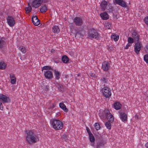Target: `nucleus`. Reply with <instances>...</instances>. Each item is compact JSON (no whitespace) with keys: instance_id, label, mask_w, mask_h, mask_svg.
<instances>
[{"instance_id":"obj_31","label":"nucleus","mask_w":148,"mask_h":148,"mask_svg":"<svg viewBox=\"0 0 148 148\" xmlns=\"http://www.w3.org/2000/svg\"><path fill=\"white\" fill-rule=\"evenodd\" d=\"M18 49L23 53H25L26 52V48L23 46L19 47Z\"/></svg>"},{"instance_id":"obj_29","label":"nucleus","mask_w":148,"mask_h":148,"mask_svg":"<svg viewBox=\"0 0 148 148\" xmlns=\"http://www.w3.org/2000/svg\"><path fill=\"white\" fill-rule=\"evenodd\" d=\"M32 10L31 6L28 4L27 6L25 8V10L27 13H29L31 12Z\"/></svg>"},{"instance_id":"obj_41","label":"nucleus","mask_w":148,"mask_h":148,"mask_svg":"<svg viewBox=\"0 0 148 148\" xmlns=\"http://www.w3.org/2000/svg\"><path fill=\"white\" fill-rule=\"evenodd\" d=\"M27 57V56H18L17 58L18 59L19 58L21 60H23L26 59Z\"/></svg>"},{"instance_id":"obj_51","label":"nucleus","mask_w":148,"mask_h":148,"mask_svg":"<svg viewBox=\"0 0 148 148\" xmlns=\"http://www.w3.org/2000/svg\"><path fill=\"white\" fill-rule=\"evenodd\" d=\"M55 51L54 49H52L51 51V52L52 53H54L55 52Z\"/></svg>"},{"instance_id":"obj_44","label":"nucleus","mask_w":148,"mask_h":148,"mask_svg":"<svg viewBox=\"0 0 148 148\" xmlns=\"http://www.w3.org/2000/svg\"><path fill=\"white\" fill-rule=\"evenodd\" d=\"M144 60L148 64V56H144Z\"/></svg>"},{"instance_id":"obj_43","label":"nucleus","mask_w":148,"mask_h":148,"mask_svg":"<svg viewBox=\"0 0 148 148\" xmlns=\"http://www.w3.org/2000/svg\"><path fill=\"white\" fill-rule=\"evenodd\" d=\"M16 78H15L13 79H11L10 82L11 84H14L16 83Z\"/></svg>"},{"instance_id":"obj_59","label":"nucleus","mask_w":148,"mask_h":148,"mask_svg":"<svg viewBox=\"0 0 148 148\" xmlns=\"http://www.w3.org/2000/svg\"><path fill=\"white\" fill-rule=\"evenodd\" d=\"M144 56H148L147 55H145Z\"/></svg>"},{"instance_id":"obj_13","label":"nucleus","mask_w":148,"mask_h":148,"mask_svg":"<svg viewBox=\"0 0 148 148\" xmlns=\"http://www.w3.org/2000/svg\"><path fill=\"white\" fill-rule=\"evenodd\" d=\"M32 22L35 26H38L40 24V21L36 16H33L32 18Z\"/></svg>"},{"instance_id":"obj_60","label":"nucleus","mask_w":148,"mask_h":148,"mask_svg":"<svg viewBox=\"0 0 148 148\" xmlns=\"http://www.w3.org/2000/svg\"><path fill=\"white\" fill-rule=\"evenodd\" d=\"M71 1H73L74 0H71Z\"/></svg>"},{"instance_id":"obj_36","label":"nucleus","mask_w":148,"mask_h":148,"mask_svg":"<svg viewBox=\"0 0 148 148\" xmlns=\"http://www.w3.org/2000/svg\"><path fill=\"white\" fill-rule=\"evenodd\" d=\"M49 70H52V68L49 66H44L42 68V71L43 70H46V71Z\"/></svg>"},{"instance_id":"obj_9","label":"nucleus","mask_w":148,"mask_h":148,"mask_svg":"<svg viewBox=\"0 0 148 148\" xmlns=\"http://www.w3.org/2000/svg\"><path fill=\"white\" fill-rule=\"evenodd\" d=\"M73 21L75 24L78 26L81 25L83 23L82 18L79 17H75Z\"/></svg>"},{"instance_id":"obj_30","label":"nucleus","mask_w":148,"mask_h":148,"mask_svg":"<svg viewBox=\"0 0 148 148\" xmlns=\"http://www.w3.org/2000/svg\"><path fill=\"white\" fill-rule=\"evenodd\" d=\"M111 38L114 41H117L119 38V36L117 34H114L112 36Z\"/></svg>"},{"instance_id":"obj_17","label":"nucleus","mask_w":148,"mask_h":148,"mask_svg":"<svg viewBox=\"0 0 148 148\" xmlns=\"http://www.w3.org/2000/svg\"><path fill=\"white\" fill-rule=\"evenodd\" d=\"M105 114L107 116V119L114 118L113 116L110 113L109 110L108 109H106L104 110Z\"/></svg>"},{"instance_id":"obj_55","label":"nucleus","mask_w":148,"mask_h":148,"mask_svg":"<svg viewBox=\"0 0 148 148\" xmlns=\"http://www.w3.org/2000/svg\"><path fill=\"white\" fill-rule=\"evenodd\" d=\"M54 61L56 63H58L59 62L57 61H56L55 60H54Z\"/></svg>"},{"instance_id":"obj_25","label":"nucleus","mask_w":148,"mask_h":148,"mask_svg":"<svg viewBox=\"0 0 148 148\" xmlns=\"http://www.w3.org/2000/svg\"><path fill=\"white\" fill-rule=\"evenodd\" d=\"M6 64L3 61H0V69L4 70L5 69Z\"/></svg>"},{"instance_id":"obj_34","label":"nucleus","mask_w":148,"mask_h":148,"mask_svg":"<svg viewBox=\"0 0 148 148\" xmlns=\"http://www.w3.org/2000/svg\"><path fill=\"white\" fill-rule=\"evenodd\" d=\"M134 40V39L131 37H128L127 39V41L129 43L132 44L133 43Z\"/></svg>"},{"instance_id":"obj_35","label":"nucleus","mask_w":148,"mask_h":148,"mask_svg":"<svg viewBox=\"0 0 148 148\" xmlns=\"http://www.w3.org/2000/svg\"><path fill=\"white\" fill-rule=\"evenodd\" d=\"M108 79L106 77H103L101 80L102 82L107 83L108 82Z\"/></svg>"},{"instance_id":"obj_16","label":"nucleus","mask_w":148,"mask_h":148,"mask_svg":"<svg viewBox=\"0 0 148 148\" xmlns=\"http://www.w3.org/2000/svg\"><path fill=\"white\" fill-rule=\"evenodd\" d=\"M115 1L116 3L123 7L127 6L126 3L123 0H115Z\"/></svg>"},{"instance_id":"obj_24","label":"nucleus","mask_w":148,"mask_h":148,"mask_svg":"<svg viewBox=\"0 0 148 148\" xmlns=\"http://www.w3.org/2000/svg\"><path fill=\"white\" fill-rule=\"evenodd\" d=\"M61 60L62 62L64 63H67L69 60V59L67 56H62Z\"/></svg>"},{"instance_id":"obj_5","label":"nucleus","mask_w":148,"mask_h":148,"mask_svg":"<svg viewBox=\"0 0 148 148\" xmlns=\"http://www.w3.org/2000/svg\"><path fill=\"white\" fill-rule=\"evenodd\" d=\"M30 2L32 7L35 8L39 7L43 2V0H34L31 1L30 0Z\"/></svg>"},{"instance_id":"obj_21","label":"nucleus","mask_w":148,"mask_h":148,"mask_svg":"<svg viewBox=\"0 0 148 148\" xmlns=\"http://www.w3.org/2000/svg\"><path fill=\"white\" fill-rule=\"evenodd\" d=\"M132 36L135 40L138 41L139 40V36L136 32H134L132 33Z\"/></svg>"},{"instance_id":"obj_46","label":"nucleus","mask_w":148,"mask_h":148,"mask_svg":"<svg viewBox=\"0 0 148 148\" xmlns=\"http://www.w3.org/2000/svg\"><path fill=\"white\" fill-rule=\"evenodd\" d=\"M10 78H16L14 75L12 73L10 75Z\"/></svg>"},{"instance_id":"obj_11","label":"nucleus","mask_w":148,"mask_h":148,"mask_svg":"<svg viewBox=\"0 0 148 148\" xmlns=\"http://www.w3.org/2000/svg\"><path fill=\"white\" fill-rule=\"evenodd\" d=\"M106 142L103 139L101 138L99 139L97 143L96 148H100L103 147Z\"/></svg>"},{"instance_id":"obj_40","label":"nucleus","mask_w":148,"mask_h":148,"mask_svg":"<svg viewBox=\"0 0 148 148\" xmlns=\"http://www.w3.org/2000/svg\"><path fill=\"white\" fill-rule=\"evenodd\" d=\"M62 140L64 141H66L67 140V137L65 134H64L61 136Z\"/></svg>"},{"instance_id":"obj_53","label":"nucleus","mask_w":148,"mask_h":148,"mask_svg":"<svg viewBox=\"0 0 148 148\" xmlns=\"http://www.w3.org/2000/svg\"><path fill=\"white\" fill-rule=\"evenodd\" d=\"M60 114V113L59 112H58L57 114L56 115L57 116H59Z\"/></svg>"},{"instance_id":"obj_7","label":"nucleus","mask_w":148,"mask_h":148,"mask_svg":"<svg viewBox=\"0 0 148 148\" xmlns=\"http://www.w3.org/2000/svg\"><path fill=\"white\" fill-rule=\"evenodd\" d=\"M44 76L46 79H51L53 78V73L52 71L49 70L44 71Z\"/></svg>"},{"instance_id":"obj_58","label":"nucleus","mask_w":148,"mask_h":148,"mask_svg":"<svg viewBox=\"0 0 148 148\" xmlns=\"http://www.w3.org/2000/svg\"><path fill=\"white\" fill-rule=\"evenodd\" d=\"M146 148H148V146H145Z\"/></svg>"},{"instance_id":"obj_4","label":"nucleus","mask_w":148,"mask_h":148,"mask_svg":"<svg viewBox=\"0 0 148 148\" xmlns=\"http://www.w3.org/2000/svg\"><path fill=\"white\" fill-rule=\"evenodd\" d=\"M101 90L103 96L106 98H109L111 95L110 89L107 87H105Z\"/></svg>"},{"instance_id":"obj_8","label":"nucleus","mask_w":148,"mask_h":148,"mask_svg":"<svg viewBox=\"0 0 148 148\" xmlns=\"http://www.w3.org/2000/svg\"><path fill=\"white\" fill-rule=\"evenodd\" d=\"M0 99L2 100L3 103L10 102V99L9 97L2 94H0Z\"/></svg>"},{"instance_id":"obj_54","label":"nucleus","mask_w":148,"mask_h":148,"mask_svg":"<svg viewBox=\"0 0 148 148\" xmlns=\"http://www.w3.org/2000/svg\"><path fill=\"white\" fill-rule=\"evenodd\" d=\"M91 145L92 147H94L95 146V145H94V143H92L91 144Z\"/></svg>"},{"instance_id":"obj_12","label":"nucleus","mask_w":148,"mask_h":148,"mask_svg":"<svg viewBox=\"0 0 148 148\" xmlns=\"http://www.w3.org/2000/svg\"><path fill=\"white\" fill-rule=\"evenodd\" d=\"M141 44L139 42H137L135 44L134 46V51L138 54L141 49Z\"/></svg>"},{"instance_id":"obj_47","label":"nucleus","mask_w":148,"mask_h":148,"mask_svg":"<svg viewBox=\"0 0 148 148\" xmlns=\"http://www.w3.org/2000/svg\"><path fill=\"white\" fill-rule=\"evenodd\" d=\"M90 76L93 77H96L95 74L92 73L90 74Z\"/></svg>"},{"instance_id":"obj_42","label":"nucleus","mask_w":148,"mask_h":148,"mask_svg":"<svg viewBox=\"0 0 148 148\" xmlns=\"http://www.w3.org/2000/svg\"><path fill=\"white\" fill-rule=\"evenodd\" d=\"M144 23L147 25H148V16H146L144 19Z\"/></svg>"},{"instance_id":"obj_14","label":"nucleus","mask_w":148,"mask_h":148,"mask_svg":"<svg viewBox=\"0 0 148 148\" xmlns=\"http://www.w3.org/2000/svg\"><path fill=\"white\" fill-rule=\"evenodd\" d=\"M108 120V121L105 123V125L107 128L109 130H110L111 127V123H113L114 121V118L112 119H109Z\"/></svg>"},{"instance_id":"obj_1","label":"nucleus","mask_w":148,"mask_h":148,"mask_svg":"<svg viewBox=\"0 0 148 148\" xmlns=\"http://www.w3.org/2000/svg\"><path fill=\"white\" fill-rule=\"evenodd\" d=\"M25 132L27 134L26 137V141L29 144H32L37 142V136L32 130H25Z\"/></svg>"},{"instance_id":"obj_27","label":"nucleus","mask_w":148,"mask_h":148,"mask_svg":"<svg viewBox=\"0 0 148 148\" xmlns=\"http://www.w3.org/2000/svg\"><path fill=\"white\" fill-rule=\"evenodd\" d=\"M54 73L55 76V78L57 79H59L60 78V73L58 71L56 70L54 71Z\"/></svg>"},{"instance_id":"obj_52","label":"nucleus","mask_w":148,"mask_h":148,"mask_svg":"<svg viewBox=\"0 0 148 148\" xmlns=\"http://www.w3.org/2000/svg\"><path fill=\"white\" fill-rule=\"evenodd\" d=\"M54 107V106L53 105L50 107V108L52 109Z\"/></svg>"},{"instance_id":"obj_6","label":"nucleus","mask_w":148,"mask_h":148,"mask_svg":"<svg viewBox=\"0 0 148 148\" xmlns=\"http://www.w3.org/2000/svg\"><path fill=\"white\" fill-rule=\"evenodd\" d=\"M7 20L8 24L10 27H13L15 24V20L12 16H8Z\"/></svg>"},{"instance_id":"obj_57","label":"nucleus","mask_w":148,"mask_h":148,"mask_svg":"<svg viewBox=\"0 0 148 148\" xmlns=\"http://www.w3.org/2000/svg\"><path fill=\"white\" fill-rule=\"evenodd\" d=\"M135 117H136V119H138V117L136 115L135 116Z\"/></svg>"},{"instance_id":"obj_39","label":"nucleus","mask_w":148,"mask_h":148,"mask_svg":"<svg viewBox=\"0 0 148 148\" xmlns=\"http://www.w3.org/2000/svg\"><path fill=\"white\" fill-rule=\"evenodd\" d=\"M101 119H102L104 120L107 119V116L104 113H102L100 116Z\"/></svg>"},{"instance_id":"obj_23","label":"nucleus","mask_w":148,"mask_h":148,"mask_svg":"<svg viewBox=\"0 0 148 148\" xmlns=\"http://www.w3.org/2000/svg\"><path fill=\"white\" fill-rule=\"evenodd\" d=\"M121 107V104L119 102H116L114 103V108L116 110L120 109Z\"/></svg>"},{"instance_id":"obj_26","label":"nucleus","mask_w":148,"mask_h":148,"mask_svg":"<svg viewBox=\"0 0 148 148\" xmlns=\"http://www.w3.org/2000/svg\"><path fill=\"white\" fill-rule=\"evenodd\" d=\"M5 40L4 38H0V48L3 47L5 44Z\"/></svg>"},{"instance_id":"obj_49","label":"nucleus","mask_w":148,"mask_h":148,"mask_svg":"<svg viewBox=\"0 0 148 148\" xmlns=\"http://www.w3.org/2000/svg\"><path fill=\"white\" fill-rule=\"evenodd\" d=\"M49 86H46L45 88H44V90H45L47 91L49 90Z\"/></svg>"},{"instance_id":"obj_33","label":"nucleus","mask_w":148,"mask_h":148,"mask_svg":"<svg viewBox=\"0 0 148 148\" xmlns=\"http://www.w3.org/2000/svg\"><path fill=\"white\" fill-rule=\"evenodd\" d=\"M111 24L108 22L106 23L105 24V27L106 29H109L111 27Z\"/></svg>"},{"instance_id":"obj_2","label":"nucleus","mask_w":148,"mask_h":148,"mask_svg":"<svg viewBox=\"0 0 148 148\" xmlns=\"http://www.w3.org/2000/svg\"><path fill=\"white\" fill-rule=\"evenodd\" d=\"M52 127L55 130H61L63 127V124L62 122L58 119H54L52 123Z\"/></svg>"},{"instance_id":"obj_19","label":"nucleus","mask_w":148,"mask_h":148,"mask_svg":"<svg viewBox=\"0 0 148 148\" xmlns=\"http://www.w3.org/2000/svg\"><path fill=\"white\" fill-rule=\"evenodd\" d=\"M100 16L103 20H106L109 18V16L108 14L105 12L101 13L100 14Z\"/></svg>"},{"instance_id":"obj_50","label":"nucleus","mask_w":148,"mask_h":148,"mask_svg":"<svg viewBox=\"0 0 148 148\" xmlns=\"http://www.w3.org/2000/svg\"><path fill=\"white\" fill-rule=\"evenodd\" d=\"M130 46V45L129 44H127L126 47H125V49H127L128 47Z\"/></svg>"},{"instance_id":"obj_20","label":"nucleus","mask_w":148,"mask_h":148,"mask_svg":"<svg viewBox=\"0 0 148 148\" xmlns=\"http://www.w3.org/2000/svg\"><path fill=\"white\" fill-rule=\"evenodd\" d=\"M60 107L65 112H67L68 111V109L66 107L65 105L63 103H60L59 104Z\"/></svg>"},{"instance_id":"obj_45","label":"nucleus","mask_w":148,"mask_h":148,"mask_svg":"<svg viewBox=\"0 0 148 148\" xmlns=\"http://www.w3.org/2000/svg\"><path fill=\"white\" fill-rule=\"evenodd\" d=\"M86 130L87 132H88V134L89 135H90V134L91 135L92 134L91 133L89 129L87 127H86Z\"/></svg>"},{"instance_id":"obj_10","label":"nucleus","mask_w":148,"mask_h":148,"mask_svg":"<svg viewBox=\"0 0 148 148\" xmlns=\"http://www.w3.org/2000/svg\"><path fill=\"white\" fill-rule=\"evenodd\" d=\"M102 68L104 71H108L110 68L109 63L108 62L105 61L102 64Z\"/></svg>"},{"instance_id":"obj_15","label":"nucleus","mask_w":148,"mask_h":148,"mask_svg":"<svg viewBox=\"0 0 148 148\" xmlns=\"http://www.w3.org/2000/svg\"><path fill=\"white\" fill-rule=\"evenodd\" d=\"M120 117L121 119L123 122L127 121V115L124 112H121L120 113Z\"/></svg>"},{"instance_id":"obj_38","label":"nucleus","mask_w":148,"mask_h":148,"mask_svg":"<svg viewBox=\"0 0 148 148\" xmlns=\"http://www.w3.org/2000/svg\"><path fill=\"white\" fill-rule=\"evenodd\" d=\"M94 126L96 130H99L101 127L99 124L97 123H96L95 124Z\"/></svg>"},{"instance_id":"obj_32","label":"nucleus","mask_w":148,"mask_h":148,"mask_svg":"<svg viewBox=\"0 0 148 148\" xmlns=\"http://www.w3.org/2000/svg\"><path fill=\"white\" fill-rule=\"evenodd\" d=\"M91 135H89V138L90 141L91 143H93L95 142V138L94 136L92 134H91Z\"/></svg>"},{"instance_id":"obj_48","label":"nucleus","mask_w":148,"mask_h":148,"mask_svg":"<svg viewBox=\"0 0 148 148\" xmlns=\"http://www.w3.org/2000/svg\"><path fill=\"white\" fill-rule=\"evenodd\" d=\"M0 109L1 110H3V107L2 103L1 102L0 103Z\"/></svg>"},{"instance_id":"obj_22","label":"nucleus","mask_w":148,"mask_h":148,"mask_svg":"<svg viewBox=\"0 0 148 148\" xmlns=\"http://www.w3.org/2000/svg\"><path fill=\"white\" fill-rule=\"evenodd\" d=\"M52 31L55 33H58L60 32V29L58 26L54 25L52 28Z\"/></svg>"},{"instance_id":"obj_18","label":"nucleus","mask_w":148,"mask_h":148,"mask_svg":"<svg viewBox=\"0 0 148 148\" xmlns=\"http://www.w3.org/2000/svg\"><path fill=\"white\" fill-rule=\"evenodd\" d=\"M107 5V2L105 1H102L100 4V8L102 11L105 10L106 8Z\"/></svg>"},{"instance_id":"obj_37","label":"nucleus","mask_w":148,"mask_h":148,"mask_svg":"<svg viewBox=\"0 0 148 148\" xmlns=\"http://www.w3.org/2000/svg\"><path fill=\"white\" fill-rule=\"evenodd\" d=\"M56 86L58 87L59 90H60L63 88V86L61 84L58 83L56 84Z\"/></svg>"},{"instance_id":"obj_28","label":"nucleus","mask_w":148,"mask_h":148,"mask_svg":"<svg viewBox=\"0 0 148 148\" xmlns=\"http://www.w3.org/2000/svg\"><path fill=\"white\" fill-rule=\"evenodd\" d=\"M48 10L47 6L46 5H44L41 7L40 11L42 13L45 12Z\"/></svg>"},{"instance_id":"obj_3","label":"nucleus","mask_w":148,"mask_h":148,"mask_svg":"<svg viewBox=\"0 0 148 148\" xmlns=\"http://www.w3.org/2000/svg\"><path fill=\"white\" fill-rule=\"evenodd\" d=\"M88 37L90 39L96 38L99 37V34L97 31L93 28L89 29L88 31Z\"/></svg>"},{"instance_id":"obj_56","label":"nucleus","mask_w":148,"mask_h":148,"mask_svg":"<svg viewBox=\"0 0 148 148\" xmlns=\"http://www.w3.org/2000/svg\"><path fill=\"white\" fill-rule=\"evenodd\" d=\"M145 146H148V142L145 144Z\"/></svg>"}]
</instances>
